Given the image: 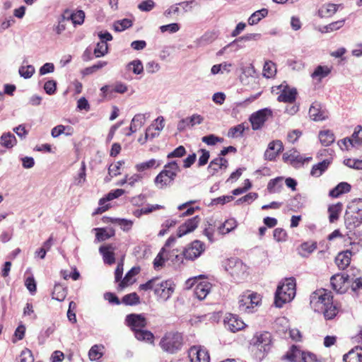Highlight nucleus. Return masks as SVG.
Wrapping results in <instances>:
<instances>
[{"label":"nucleus","instance_id":"obj_56","mask_svg":"<svg viewBox=\"0 0 362 362\" xmlns=\"http://www.w3.org/2000/svg\"><path fill=\"white\" fill-rule=\"evenodd\" d=\"M127 67L135 74H140L144 70L143 64L139 59H136L129 62Z\"/></svg>","mask_w":362,"mask_h":362},{"label":"nucleus","instance_id":"obj_41","mask_svg":"<svg viewBox=\"0 0 362 362\" xmlns=\"http://www.w3.org/2000/svg\"><path fill=\"white\" fill-rule=\"evenodd\" d=\"M319 139L323 146H328L334 141L335 136L332 131L324 130L320 132Z\"/></svg>","mask_w":362,"mask_h":362},{"label":"nucleus","instance_id":"obj_9","mask_svg":"<svg viewBox=\"0 0 362 362\" xmlns=\"http://www.w3.org/2000/svg\"><path fill=\"white\" fill-rule=\"evenodd\" d=\"M175 290V284L171 280L160 281L156 284L154 294L163 300H167Z\"/></svg>","mask_w":362,"mask_h":362},{"label":"nucleus","instance_id":"obj_6","mask_svg":"<svg viewBox=\"0 0 362 362\" xmlns=\"http://www.w3.org/2000/svg\"><path fill=\"white\" fill-rule=\"evenodd\" d=\"M249 344L270 351L272 346V335L267 331L256 332L250 340Z\"/></svg>","mask_w":362,"mask_h":362},{"label":"nucleus","instance_id":"obj_7","mask_svg":"<svg viewBox=\"0 0 362 362\" xmlns=\"http://www.w3.org/2000/svg\"><path fill=\"white\" fill-rule=\"evenodd\" d=\"M205 250L206 245L204 243L195 240L184 248L182 255L186 259L193 261L199 257Z\"/></svg>","mask_w":362,"mask_h":362},{"label":"nucleus","instance_id":"obj_28","mask_svg":"<svg viewBox=\"0 0 362 362\" xmlns=\"http://www.w3.org/2000/svg\"><path fill=\"white\" fill-rule=\"evenodd\" d=\"M344 362H362V348L356 346L344 355Z\"/></svg>","mask_w":362,"mask_h":362},{"label":"nucleus","instance_id":"obj_25","mask_svg":"<svg viewBox=\"0 0 362 362\" xmlns=\"http://www.w3.org/2000/svg\"><path fill=\"white\" fill-rule=\"evenodd\" d=\"M351 257L352 252L347 250L338 253L335 257L334 262L340 270H344L349 266Z\"/></svg>","mask_w":362,"mask_h":362},{"label":"nucleus","instance_id":"obj_13","mask_svg":"<svg viewBox=\"0 0 362 362\" xmlns=\"http://www.w3.org/2000/svg\"><path fill=\"white\" fill-rule=\"evenodd\" d=\"M349 275L337 274L330 279L332 288L338 293H344L349 288Z\"/></svg>","mask_w":362,"mask_h":362},{"label":"nucleus","instance_id":"obj_24","mask_svg":"<svg viewBox=\"0 0 362 362\" xmlns=\"http://www.w3.org/2000/svg\"><path fill=\"white\" fill-rule=\"evenodd\" d=\"M310 117L314 121H322L327 117V112L322 110L320 103L314 102L309 109Z\"/></svg>","mask_w":362,"mask_h":362},{"label":"nucleus","instance_id":"obj_29","mask_svg":"<svg viewBox=\"0 0 362 362\" xmlns=\"http://www.w3.org/2000/svg\"><path fill=\"white\" fill-rule=\"evenodd\" d=\"M250 355L251 358L255 362L262 361L268 355L270 351L255 346H249Z\"/></svg>","mask_w":362,"mask_h":362},{"label":"nucleus","instance_id":"obj_15","mask_svg":"<svg viewBox=\"0 0 362 362\" xmlns=\"http://www.w3.org/2000/svg\"><path fill=\"white\" fill-rule=\"evenodd\" d=\"M125 322L134 332L145 328L147 325V320L141 314L132 313L127 315Z\"/></svg>","mask_w":362,"mask_h":362},{"label":"nucleus","instance_id":"obj_49","mask_svg":"<svg viewBox=\"0 0 362 362\" xmlns=\"http://www.w3.org/2000/svg\"><path fill=\"white\" fill-rule=\"evenodd\" d=\"M109 247H100V252L103 255L105 262L112 264L115 262V254L109 250Z\"/></svg>","mask_w":362,"mask_h":362},{"label":"nucleus","instance_id":"obj_8","mask_svg":"<svg viewBox=\"0 0 362 362\" xmlns=\"http://www.w3.org/2000/svg\"><path fill=\"white\" fill-rule=\"evenodd\" d=\"M225 269L234 278H240L246 272V265L238 258L227 259Z\"/></svg>","mask_w":362,"mask_h":362},{"label":"nucleus","instance_id":"obj_51","mask_svg":"<svg viewBox=\"0 0 362 362\" xmlns=\"http://www.w3.org/2000/svg\"><path fill=\"white\" fill-rule=\"evenodd\" d=\"M96 238L99 241H105L115 235L114 230L108 232L105 228H95Z\"/></svg>","mask_w":362,"mask_h":362},{"label":"nucleus","instance_id":"obj_30","mask_svg":"<svg viewBox=\"0 0 362 362\" xmlns=\"http://www.w3.org/2000/svg\"><path fill=\"white\" fill-rule=\"evenodd\" d=\"M173 256L169 252H165V248H162L153 260V266L155 269L161 267L164 265L165 261L171 260L174 262Z\"/></svg>","mask_w":362,"mask_h":362},{"label":"nucleus","instance_id":"obj_21","mask_svg":"<svg viewBox=\"0 0 362 362\" xmlns=\"http://www.w3.org/2000/svg\"><path fill=\"white\" fill-rule=\"evenodd\" d=\"M340 310V306L337 302H334L332 299L330 302L327 303L322 310H319L317 312L323 315L324 317L327 320L334 319Z\"/></svg>","mask_w":362,"mask_h":362},{"label":"nucleus","instance_id":"obj_26","mask_svg":"<svg viewBox=\"0 0 362 362\" xmlns=\"http://www.w3.org/2000/svg\"><path fill=\"white\" fill-rule=\"evenodd\" d=\"M140 272L139 267H133L124 276L123 279L120 281V282L118 284L117 286V291H122L126 287L133 284L134 282V280L133 278L137 275Z\"/></svg>","mask_w":362,"mask_h":362},{"label":"nucleus","instance_id":"obj_34","mask_svg":"<svg viewBox=\"0 0 362 362\" xmlns=\"http://www.w3.org/2000/svg\"><path fill=\"white\" fill-rule=\"evenodd\" d=\"M351 185L347 182H340L334 188L329 192V196L334 198H337L344 193H347L351 190Z\"/></svg>","mask_w":362,"mask_h":362},{"label":"nucleus","instance_id":"obj_61","mask_svg":"<svg viewBox=\"0 0 362 362\" xmlns=\"http://www.w3.org/2000/svg\"><path fill=\"white\" fill-rule=\"evenodd\" d=\"M132 21L128 18H124L121 21H117L115 24V29L117 31L121 32L127 28L132 27Z\"/></svg>","mask_w":362,"mask_h":362},{"label":"nucleus","instance_id":"obj_33","mask_svg":"<svg viewBox=\"0 0 362 362\" xmlns=\"http://www.w3.org/2000/svg\"><path fill=\"white\" fill-rule=\"evenodd\" d=\"M63 134L66 136H71L74 134V128L71 126L59 124L51 130V135L54 138H57Z\"/></svg>","mask_w":362,"mask_h":362},{"label":"nucleus","instance_id":"obj_64","mask_svg":"<svg viewBox=\"0 0 362 362\" xmlns=\"http://www.w3.org/2000/svg\"><path fill=\"white\" fill-rule=\"evenodd\" d=\"M34 358L32 351L28 349L23 350L20 355L19 362H33Z\"/></svg>","mask_w":362,"mask_h":362},{"label":"nucleus","instance_id":"obj_16","mask_svg":"<svg viewBox=\"0 0 362 362\" xmlns=\"http://www.w3.org/2000/svg\"><path fill=\"white\" fill-rule=\"evenodd\" d=\"M281 93L277 97V100L280 103H293L296 101L297 90L294 88L289 87L287 84H281L276 86Z\"/></svg>","mask_w":362,"mask_h":362},{"label":"nucleus","instance_id":"obj_63","mask_svg":"<svg viewBox=\"0 0 362 362\" xmlns=\"http://www.w3.org/2000/svg\"><path fill=\"white\" fill-rule=\"evenodd\" d=\"M199 153H201V156L199 158L198 160V166H204L205 165L209 159L210 157V153L209 151L202 148L198 151Z\"/></svg>","mask_w":362,"mask_h":362},{"label":"nucleus","instance_id":"obj_42","mask_svg":"<svg viewBox=\"0 0 362 362\" xmlns=\"http://www.w3.org/2000/svg\"><path fill=\"white\" fill-rule=\"evenodd\" d=\"M67 21L71 20L74 25H81L84 22L85 13L82 10H78L76 12L70 13L66 14Z\"/></svg>","mask_w":362,"mask_h":362},{"label":"nucleus","instance_id":"obj_44","mask_svg":"<svg viewBox=\"0 0 362 362\" xmlns=\"http://www.w3.org/2000/svg\"><path fill=\"white\" fill-rule=\"evenodd\" d=\"M16 142L15 136L10 132L3 134L0 139L1 146L7 148H12Z\"/></svg>","mask_w":362,"mask_h":362},{"label":"nucleus","instance_id":"obj_62","mask_svg":"<svg viewBox=\"0 0 362 362\" xmlns=\"http://www.w3.org/2000/svg\"><path fill=\"white\" fill-rule=\"evenodd\" d=\"M303 356L302 362H325V360L322 357L317 356L316 354L310 351H305Z\"/></svg>","mask_w":362,"mask_h":362},{"label":"nucleus","instance_id":"obj_54","mask_svg":"<svg viewBox=\"0 0 362 362\" xmlns=\"http://www.w3.org/2000/svg\"><path fill=\"white\" fill-rule=\"evenodd\" d=\"M245 129V127L243 124H238L230 128L228 132V136L231 138L242 136Z\"/></svg>","mask_w":362,"mask_h":362},{"label":"nucleus","instance_id":"obj_43","mask_svg":"<svg viewBox=\"0 0 362 362\" xmlns=\"http://www.w3.org/2000/svg\"><path fill=\"white\" fill-rule=\"evenodd\" d=\"M268 15V10L267 8H262L254 12L248 18V23L250 25L258 23L263 18Z\"/></svg>","mask_w":362,"mask_h":362},{"label":"nucleus","instance_id":"obj_46","mask_svg":"<svg viewBox=\"0 0 362 362\" xmlns=\"http://www.w3.org/2000/svg\"><path fill=\"white\" fill-rule=\"evenodd\" d=\"M122 303L126 305H135L140 303V298L136 293L133 292L124 296Z\"/></svg>","mask_w":362,"mask_h":362},{"label":"nucleus","instance_id":"obj_38","mask_svg":"<svg viewBox=\"0 0 362 362\" xmlns=\"http://www.w3.org/2000/svg\"><path fill=\"white\" fill-rule=\"evenodd\" d=\"M67 295V288L64 287L62 285L58 284L54 286L53 291L52 293V297L53 299L58 301H63Z\"/></svg>","mask_w":362,"mask_h":362},{"label":"nucleus","instance_id":"obj_18","mask_svg":"<svg viewBox=\"0 0 362 362\" xmlns=\"http://www.w3.org/2000/svg\"><path fill=\"white\" fill-rule=\"evenodd\" d=\"M228 166V161L225 158L218 156L213 159L207 167V172L211 177L216 175L222 169H226Z\"/></svg>","mask_w":362,"mask_h":362},{"label":"nucleus","instance_id":"obj_36","mask_svg":"<svg viewBox=\"0 0 362 362\" xmlns=\"http://www.w3.org/2000/svg\"><path fill=\"white\" fill-rule=\"evenodd\" d=\"M342 204L338 202L336 204H333L329 206V220L330 223H334L339 219V214L342 210Z\"/></svg>","mask_w":362,"mask_h":362},{"label":"nucleus","instance_id":"obj_40","mask_svg":"<svg viewBox=\"0 0 362 362\" xmlns=\"http://www.w3.org/2000/svg\"><path fill=\"white\" fill-rule=\"evenodd\" d=\"M135 337L139 341H145L150 344H153L154 341V335L153 334L144 328L137 330L134 332Z\"/></svg>","mask_w":362,"mask_h":362},{"label":"nucleus","instance_id":"obj_19","mask_svg":"<svg viewBox=\"0 0 362 362\" xmlns=\"http://www.w3.org/2000/svg\"><path fill=\"white\" fill-rule=\"evenodd\" d=\"M355 208H352L351 211L346 209L344 215V224L350 232L362 224V217L355 215Z\"/></svg>","mask_w":362,"mask_h":362},{"label":"nucleus","instance_id":"obj_4","mask_svg":"<svg viewBox=\"0 0 362 362\" xmlns=\"http://www.w3.org/2000/svg\"><path fill=\"white\" fill-rule=\"evenodd\" d=\"M261 295L256 292L246 291L239 297V309L245 313H250L253 309L261 304Z\"/></svg>","mask_w":362,"mask_h":362},{"label":"nucleus","instance_id":"obj_60","mask_svg":"<svg viewBox=\"0 0 362 362\" xmlns=\"http://www.w3.org/2000/svg\"><path fill=\"white\" fill-rule=\"evenodd\" d=\"M274 238L277 242H284L287 240L288 235L286 231L281 228H276L273 232Z\"/></svg>","mask_w":362,"mask_h":362},{"label":"nucleus","instance_id":"obj_22","mask_svg":"<svg viewBox=\"0 0 362 362\" xmlns=\"http://www.w3.org/2000/svg\"><path fill=\"white\" fill-rule=\"evenodd\" d=\"M342 7L341 4H335L327 3L322 4L318 9L317 15L321 18H327L332 17Z\"/></svg>","mask_w":362,"mask_h":362},{"label":"nucleus","instance_id":"obj_37","mask_svg":"<svg viewBox=\"0 0 362 362\" xmlns=\"http://www.w3.org/2000/svg\"><path fill=\"white\" fill-rule=\"evenodd\" d=\"M283 177H277L272 179L267 184V190L270 194L279 192L283 187Z\"/></svg>","mask_w":362,"mask_h":362},{"label":"nucleus","instance_id":"obj_5","mask_svg":"<svg viewBox=\"0 0 362 362\" xmlns=\"http://www.w3.org/2000/svg\"><path fill=\"white\" fill-rule=\"evenodd\" d=\"M332 299L333 296L330 291L325 288H320L311 293L310 305L315 312H317L319 310H322L323 306Z\"/></svg>","mask_w":362,"mask_h":362},{"label":"nucleus","instance_id":"obj_12","mask_svg":"<svg viewBox=\"0 0 362 362\" xmlns=\"http://www.w3.org/2000/svg\"><path fill=\"white\" fill-rule=\"evenodd\" d=\"M223 322L226 328L233 333L243 330L247 327L246 324L238 315L231 313L226 315Z\"/></svg>","mask_w":362,"mask_h":362},{"label":"nucleus","instance_id":"obj_2","mask_svg":"<svg viewBox=\"0 0 362 362\" xmlns=\"http://www.w3.org/2000/svg\"><path fill=\"white\" fill-rule=\"evenodd\" d=\"M185 344V335L178 331L166 332L159 341L161 349L170 354L181 351Z\"/></svg>","mask_w":362,"mask_h":362},{"label":"nucleus","instance_id":"obj_31","mask_svg":"<svg viewBox=\"0 0 362 362\" xmlns=\"http://www.w3.org/2000/svg\"><path fill=\"white\" fill-rule=\"evenodd\" d=\"M345 21L346 20L344 18L333 21L326 25L319 28L318 30L322 34L329 33L339 30L340 28L344 27Z\"/></svg>","mask_w":362,"mask_h":362},{"label":"nucleus","instance_id":"obj_14","mask_svg":"<svg viewBox=\"0 0 362 362\" xmlns=\"http://www.w3.org/2000/svg\"><path fill=\"white\" fill-rule=\"evenodd\" d=\"M191 281H192L193 282L190 284V286L195 284L194 291V296L199 300L204 299L209 293L211 289V284H210L207 281H199L197 279H194L193 280H188L187 281V284H189L191 282Z\"/></svg>","mask_w":362,"mask_h":362},{"label":"nucleus","instance_id":"obj_39","mask_svg":"<svg viewBox=\"0 0 362 362\" xmlns=\"http://www.w3.org/2000/svg\"><path fill=\"white\" fill-rule=\"evenodd\" d=\"M237 226L238 223L235 218H229L218 227V230L220 234L226 235L233 230Z\"/></svg>","mask_w":362,"mask_h":362},{"label":"nucleus","instance_id":"obj_23","mask_svg":"<svg viewBox=\"0 0 362 362\" xmlns=\"http://www.w3.org/2000/svg\"><path fill=\"white\" fill-rule=\"evenodd\" d=\"M305 351L300 350L296 345H292L286 353L283 356V359L289 362H302L303 354Z\"/></svg>","mask_w":362,"mask_h":362},{"label":"nucleus","instance_id":"obj_10","mask_svg":"<svg viewBox=\"0 0 362 362\" xmlns=\"http://www.w3.org/2000/svg\"><path fill=\"white\" fill-rule=\"evenodd\" d=\"M272 111L269 108H264L252 113L250 117V122L253 130L261 129L269 117H272Z\"/></svg>","mask_w":362,"mask_h":362},{"label":"nucleus","instance_id":"obj_17","mask_svg":"<svg viewBox=\"0 0 362 362\" xmlns=\"http://www.w3.org/2000/svg\"><path fill=\"white\" fill-rule=\"evenodd\" d=\"M201 218L199 216H195L192 218L187 219L184 223L178 227L177 230V238H181L193 232L198 227Z\"/></svg>","mask_w":362,"mask_h":362},{"label":"nucleus","instance_id":"obj_11","mask_svg":"<svg viewBox=\"0 0 362 362\" xmlns=\"http://www.w3.org/2000/svg\"><path fill=\"white\" fill-rule=\"evenodd\" d=\"M188 357L190 362H210L208 349L201 345L191 346L188 350Z\"/></svg>","mask_w":362,"mask_h":362},{"label":"nucleus","instance_id":"obj_59","mask_svg":"<svg viewBox=\"0 0 362 362\" xmlns=\"http://www.w3.org/2000/svg\"><path fill=\"white\" fill-rule=\"evenodd\" d=\"M202 141L209 146L216 145L218 142H223V139L215 136L214 134H209L202 138Z\"/></svg>","mask_w":362,"mask_h":362},{"label":"nucleus","instance_id":"obj_55","mask_svg":"<svg viewBox=\"0 0 362 362\" xmlns=\"http://www.w3.org/2000/svg\"><path fill=\"white\" fill-rule=\"evenodd\" d=\"M107 44L105 40L99 42L96 47L94 49L93 53L95 57H100L104 56L107 52Z\"/></svg>","mask_w":362,"mask_h":362},{"label":"nucleus","instance_id":"obj_1","mask_svg":"<svg viewBox=\"0 0 362 362\" xmlns=\"http://www.w3.org/2000/svg\"><path fill=\"white\" fill-rule=\"evenodd\" d=\"M181 171L176 160L167 163L160 173L155 177L153 182L158 189H166L173 186Z\"/></svg>","mask_w":362,"mask_h":362},{"label":"nucleus","instance_id":"obj_45","mask_svg":"<svg viewBox=\"0 0 362 362\" xmlns=\"http://www.w3.org/2000/svg\"><path fill=\"white\" fill-rule=\"evenodd\" d=\"M276 74V64L272 61H267L264 63L262 74L267 78H273Z\"/></svg>","mask_w":362,"mask_h":362},{"label":"nucleus","instance_id":"obj_57","mask_svg":"<svg viewBox=\"0 0 362 362\" xmlns=\"http://www.w3.org/2000/svg\"><path fill=\"white\" fill-rule=\"evenodd\" d=\"M18 72L21 76L24 78H30L35 73V68L32 65L21 66Z\"/></svg>","mask_w":362,"mask_h":362},{"label":"nucleus","instance_id":"obj_3","mask_svg":"<svg viewBox=\"0 0 362 362\" xmlns=\"http://www.w3.org/2000/svg\"><path fill=\"white\" fill-rule=\"evenodd\" d=\"M296 283L293 277L287 278L284 282L277 287L275 293L274 303L281 308L287 302H290L296 296Z\"/></svg>","mask_w":362,"mask_h":362},{"label":"nucleus","instance_id":"obj_58","mask_svg":"<svg viewBox=\"0 0 362 362\" xmlns=\"http://www.w3.org/2000/svg\"><path fill=\"white\" fill-rule=\"evenodd\" d=\"M112 222L119 225L124 231H129L133 226L132 221L125 218H115Z\"/></svg>","mask_w":362,"mask_h":362},{"label":"nucleus","instance_id":"obj_32","mask_svg":"<svg viewBox=\"0 0 362 362\" xmlns=\"http://www.w3.org/2000/svg\"><path fill=\"white\" fill-rule=\"evenodd\" d=\"M317 243L315 241L304 242L298 248V254L302 257H308L317 249Z\"/></svg>","mask_w":362,"mask_h":362},{"label":"nucleus","instance_id":"obj_48","mask_svg":"<svg viewBox=\"0 0 362 362\" xmlns=\"http://www.w3.org/2000/svg\"><path fill=\"white\" fill-rule=\"evenodd\" d=\"M104 347L103 346L94 345L93 346L88 352L89 358L91 361L98 360L102 358L103 354L102 349Z\"/></svg>","mask_w":362,"mask_h":362},{"label":"nucleus","instance_id":"obj_53","mask_svg":"<svg viewBox=\"0 0 362 362\" xmlns=\"http://www.w3.org/2000/svg\"><path fill=\"white\" fill-rule=\"evenodd\" d=\"M330 69L327 66H318L315 69L314 72L312 74V77L319 78L320 79L326 77L329 73Z\"/></svg>","mask_w":362,"mask_h":362},{"label":"nucleus","instance_id":"obj_20","mask_svg":"<svg viewBox=\"0 0 362 362\" xmlns=\"http://www.w3.org/2000/svg\"><path fill=\"white\" fill-rule=\"evenodd\" d=\"M284 150L283 143L280 140L270 142L267 149L264 152V158L267 160H274Z\"/></svg>","mask_w":362,"mask_h":362},{"label":"nucleus","instance_id":"obj_35","mask_svg":"<svg viewBox=\"0 0 362 362\" xmlns=\"http://www.w3.org/2000/svg\"><path fill=\"white\" fill-rule=\"evenodd\" d=\"M329 164L330 162L326 159L314 165L311 169L310 175L316 177H320L328 168Z\"/></svg>","mask_w":362,"mask_h":362},{"label":"nucleus","instance_id":"obj_27","mask_svg":"<svg viewBox=\"0 0 362 362\" xmlns=\"http://www.w3.org/2000/svg\"><path fill=\"white\" fill-rule=\"evenodd\" d=\"M161 161L156 158H151L146 161L135 165V169L139 173H144L151 169H157L161 166Z\"/></svg>","mask_w":362,"mask_h":362},{"label":"nucleus","instance_id":"obj_50","mask_svg":"<svg viewBox=\"0 0 362 362\" xmlns=\"http://www.w3.org/2000/svg\"><path fill=\"white\" fill-rule=\"evenodd\" d=\"M124 164V160H119L110 165L108 168V175L110 177L117 176L121 174V167Z\"/></svg>","mask_w":362,"mask_h":362},{"label":"nucleus","instance_id":"obj_47","mask_svg":"<svg viewBox=\"0 0 362 362\" xmlns=\"http://www.w3.org/2000/svg\"><path fill=\"white\" fill-rule=\"evenodd\" d=\"M67 13H69L68 9L64 11L63 15L60 17V18L58 21V24L54 28L57 35L62 34L66 28V22L68 21L66 18Z\"/></svg>","mask_w":362,"mask_h":362},{"label":"nucleus","instance_id":"obj_52","mask_svg":"<svg viewBox=\"0 0 362 362\" xmlns=\"http://www.w3.org/2000/svg\"><path fill=\"white\" fill-rule=\"evenodd\" d=\"M352 208H355V215L362 217V199H358L351 201L347 206V209L351 211Z\"/></svg>","mask_w":362,"mask_h":362}]
</instances>
